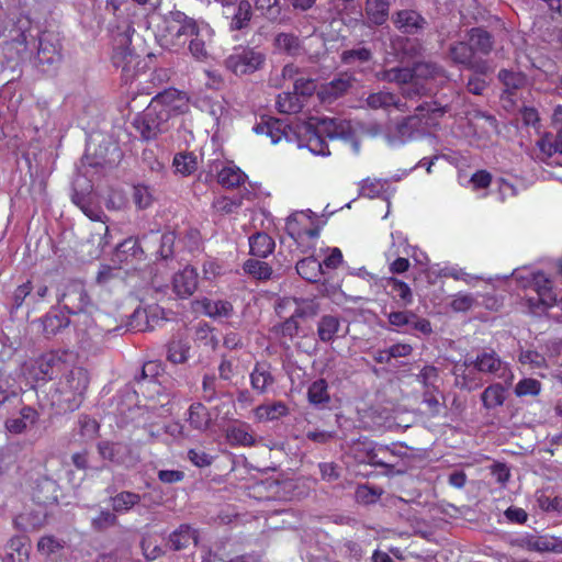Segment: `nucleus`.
Listing matches in <instances>:
<instances>
[{
  "mask_svg": "<svg viewBox=\"0 0 562 562\" xmlns=\"http://www.w3.org/2000/svg\"><path fill=\"white\" fill-rule=\"evenodd\" d=\"M353 128L350 121L339 117L311 119L302 124L299 135L307 137V148L315 155H330L326 138L352 139Z\"/></svg>",
  "mask_w": 562,
  "mask_h": 562,
  "instance_id": "nucleus-1",
  "label": "nucleus"
},
{
  "mask_svg": "<svg viewBox=\"0 0 562 562\" xmlns=\"http://www.w3.org/2000/svg\"><path fill=\"white\" fill-rule=\"evenodd\" d=\"M449 109L448 104L442 105L437 101L419 104L413 115L403 117L396 123L394 131L386 135L387 142L390 144L405 143L416 133L431 125V120L442 117Z\"/></svg>",
  "mask_w": 562,
  "mask_h": 562,
  "instance_id": "nucleus-2",
  "label": "nucleus"
},
{
  "mask_svg": "<svg viewBox=\"0 0 562 562\" xmlns=\"http://www.w3.org/2000/svg\"><path fill=\"white\" fill-rule=\"evenodd\" d=\"M63 60L61 43L58 34L44 31L38 36V46L33 65L38 72L47 76L57 74Z\"/></svg>",
  "mask_w": 562,
  "mask_h": 562,
  "instance_id": "nucleus-3",
  "label": "nucleus"
},
{
  "mask_svg": "<svg viewBox=\"0 0 562 562\" xmlns=\"http://www.w3.org/2000/svg\"><path fill=\"white\" fill-rule=\"evenodd\" d=\"M448 58L456 66H462L464 69L474 74L490 75L493 67L487 59L475 56L467 41H457L448 47Z\"/></svg>",
  "mask_w": 562,
  "mask_h": 562,
  "instance_id": "nucleus-4",
  "label": "nucleus"
},
{
  "mask_svg": "<svg viewBox=\"0 0 562 562\" xmlns=\"http://www.w3.org/2000/svg\"><path fill=\"white\" fill-rule=\"evenodd\" d=\"M266 61V55L262 52L250 47H240L235 49L225 59V66L237 76L254 74L261 69Z\"/></svg>",
  "mask_w": 562,
  "mask_h": 562,
  "instance_id": "nucleus-5",
  "label": "nucleus"
},
{
  "mask_svg": "<svg viewBox=\"0 0 562 562\" xmlns=\"http://www.w3.org/2000/svg\"><path fill=\"white\" fill-rule=\"evenodd\" d=\"M169 120L170 117L166 110L156 109L149 104L145 112L134 120L133 124L144 140H151L167 130Z\"/></svg>",
  "mask_w": 562,
  "mask_h": 562,
  "instance_id": "nucleus-6",
  "label": "nucleus"
},
{
  "mask_svg": "<svg viewBox=\"0 0 562 562\" xmlns=\"http://www.w3.org/2000/svg\"><path fill=\"white\" fill-rule=\"evenodd\" d=\"M133 33L134 29L127 25L124 32L114 36L112 63L115 67H121L126 75L135 68L139 58V55L131 48Z\"/></svg>",
  "mask_w": 562,
  "mask_h": 562,
  "instance_id": "nucleus-7",
  "label": "nucleus"
},
{
  "mask_svg": "<svg viewBox=\"0 0 562 562\" xmlns=\"http://www.w3.org/2000/svg\"><path fill=\"white\" fill-rule=\"evenodd\" d=\"M164 22L166 32L175 44H184L188 37L199 35L196 21L182 11H170L165 15Z\"/></svg>",
  "mask_w": 562,
  "mask_h": 562,
  "instance_id": "nucleus-8",
  "label": "nucleus"
},
{
  "mask_svg": "<svg viewBox=\"0 0 562 562\" xmlns=\"http://www.w3.org/2000/svg\"><path fill=\"white\" fill-rule=\"evenodd\" d=\"M97 449L103 460L127 469L135 467L139 461V457L134 452L133 448L124 442L102 440L98 442Z\"/></svg>",
  "mask_w": 562,
  "mask_h": 562,
  "instance_id": "nucleus-9",
  "label": "nucleus"
},
{
  "mask_svg": "<svg viewBox=\"0 0 562 562\" xmlns=\"http://www.w3.org/2000/svg\"><path fill=\"white\" fill-rule=\"evenodd\" d=\"M58 303H63V307L68 314H79L91 304V299L82 282L70 281L58 297Z\"/></svg>",
  "mask_w": 562,
  "mask_h": 562,
  "instance_id": "nucleus-10",
  "label": "nucleus"
},
{
  "mask_svg": "<svg viewBox=\"0 0 562 562\" xmlns=\"http://www.w3.org/2000/svg\"><path fill=\"white\" fill-rule=\"evenodd\" d=\"M302 124H307V122L285 124L279 119L270 117L271 133H269L268 136L271 138L273 144L284 137L290 143H296L300 148H307V137H303V135H299L297 133Z\"/></svg>",
  "mask_w": 562,
  "mask_h": 562,
  "instance_id": "nucleus-11",
  "label": "nucleus"
},
{
  "mask_svg": "<svg viewBox=\"0 0 562 562\" xmlns=\"http://www.w3.org/2000/svg\"><path fill=\"white\" fill-rule=\"evenodd\" d=\"M90 382L89 373L81 367H75L64 376V381L60 382V392L70 393L71 397H67V401H76L77 397H81L88 389Z\"/></svg>",
  "mask_w": 562,
  "mask_h": 562,
  "instance_id": "nucleus-12",
  "label": "nucleus"
},
{
  "mask_svg": "<svg viewBox=\"0 0 562 562\" xmlns=\"http://www.w3.org/2000/svg\"><path fill=\"white\" fill-rule=\"evenodd\" d=\"M149 104L156 109L160 108L166 110L169 117L184 113L189 108L186 95L175 89L165 90L164 92L158 93L153 98Z\"/></svg>",
  "mask_w": 562,
  "mask_h": 562,
  "instance_id": "nucleus-13",
  "label": "nucleus"
},
{
  "mask_svg": "<svg viewBox=\"0 0 562 562\" xmlns=\"http://www.w3.org/2000/svg\"><path fill=\"white\" fill-rule=\"evenodd\" d=\"M394 25L404 34L418 35L428 25L427 20L417 11L405 9L392 16Z\"/></svg>",
  "mask_w": 562,
  "mask_h": 562,
  "instance_id": "nucleus-14",
  "label": "nucleus"
},
{
  "mask_svg": "<svg viewBox=\"0 0 562 562\" xmlns=\"http://www.w3.org/2000/svg\"><path fill=\"white\" fill-rule=\"evenodd\" d=\"M146 259V252L140 245V238L130 236L114 249V261L120 263L140 262Z\"/></svg>",
  "mask_w": 562,
  "mask_h": 562,
  "instance_id": "nucleus-15",
  "label": "nucleus"
},
{
  "mask_svg": "<svg viewBox=\"0 0 562 562\" xmlns=\"http://www.w3.org/2000/svg\"><path fill=\"white\" fill-rule=\"evenodd\" d=\"M59 485L48 477L41 476L35 481L32 497L33 501L41 506L56 505L58 503Z\"/></svg>",
  "mask_w": 562,
  "mask_h": 562,
  "instance_id": "nucleus-16",
  "label": "nucleus"
},
{
  "mask_svg": "<svg viewBox=\"0 0 562 562\" xmlns=\"http://www.w3.org/2000/svg\"><path fill=\"white\" fill-rule=\"evenodd\" d=\"M355 79L348 75H341L333 79L330 82L322 85L317 91V95L324 103H333L339 98L348 93L352 88Z\"/></svg>",
  "mask_w": 562,
  "mask_h": 562,
  "instance_id": "nucleus-17",
  "label": "nucleus"
},
{
  "mask_svg": "<svg viewBox=\"0 0 562 562\" xmlns=\"http://www.w3.org/2000/svg\"><path fill=\"white\" fill-rule=\"evenodd\" d=\"M91 147L88 146L87 154L85 156L86 161L91 167H105L113 166L116 164L122 153L116 144L106 143L104 145L100 144L99 148L94 150V153L90 154Z\"/></svg>",
  "mask_w": 562,
  "mask_h": 562,
  "instance_id": "nucleus-18",
  "label": "nucleus"
},
{
  "mask_svg": "<svg viewBox=\"0 0 562 562\" xmlns=\"http://www.w3.org/2000/svg\"><path fill=\"white\" fill-rule=\"evenodd\" d=\"M467 42L475 56H487L494 47L493 35L484 27H472L467 32Z\"/></svg>",
  "mask_w": 562,
  "mask_h": 562,
  "instance_id": "nucleus-19",
  "label": "nucleus"
},
{
  "mask_svg": "<svg viewBox=\"0 0 562 562\" xmlns=\"http://www.w3.org/2000/svg\"><path fill=\"white\" fill-rule=\"evenodd\" d=\"M408 70L411 71L412 75V81L414 79H450L449 72L446 70V68L435 61H416L413 64L412 67H408Z\"/></svg>",
  "mask_w": 562,
  "mask_h": 562,
  "instance_id": "nucleus-20",
  "label": "nucleus"
},
{
  "mask_svg": "<svg viewBox=\"0 0 562 562\" xmlns=\"http://www.w3.org/2000/svg\"><path fill=\"white\" fill-rule=\"evenodd\" d=\"M4 562H25L30 554V540L25 533L13 536L7 543Z\"/></svg>",
  "mask_w": 562,
  "mask_h": 562,
  "instance_id": "nucleus-21",
  "label": "nucleus"
},
{
  "mask_svg": "<svg viewBox=\"0 0 562 562\" xmlns=\"http://www.w3.org/2000/svg\"><path fill=\"white\" fill-rule=\"evenodd\" d=\"M196 286L198 274L192 268H186L173 277V290L180 297L192 295Z\"/></svg>",
  "mask_w": 562,
  "mask_h": 562,
  "instance_id": "nucleus-22",
  "label": "nucleus"
},
{
  "mask_svg": "<svg viewBox=\"0 0 562 562\" xmlns=\"http://www.w3.org/2000/svg\"><path fill=\"white\" fill-rule=\"evenodd\" d=\"M43 325V331L46 337L55 336L61 329L68 327L70 319L69 317L58 308H52L41 319Z\"/></svg>",
  "mask_w": 562,
  "mask_h": 562,
  "instance_id": "nucleus-23",
  "label": "nucleus"
},
{
  "mask_svg": "<svg viewBox=\"0 0 562 562\" xmlns=\"http://www.w3.org/2000/svg\"><path fill=\"white\" fill-rule=\"evenodd\" d=\"M473 369L482 373H497L503 368V361L493 350H482L472 358Z\"/></svg>",
  "mask_w": 562,
  "mask_h": 562,
  "instance_id": "nucleus-24",
  "label": "nucleus"
},
{
  "mask_svg": "<svg viewBox=\"0 0 562 562\" xmlns=\"http://www.w3.org/2000/svg\"><path fill=\"white\" fill-rule=\"evenodd\" d=\"M35 379L42 381L53 380L60 371L61 361L55 355H45L37 360Z\"/></svg>",
  "mask_w": 562,
  "mask_h": 562,
  "instance_id": "nucleus-25",
  "label": "nucleus"
},
{
  "mask_svg": "<svg viewBox=\"0 0 562 562\" xmlns=\"http://www.w3.org/2000/svg\"><path fill=\"white\" fill-rule=\"evenodd\" d=\"M524 542L529 550L538 552H562V540L548 536H528Z\"/></svg>",
  "mask_w": 562,
  "mask_h": 562,
  "instance_id": "nucleus-26",
  "label": "nucleus"
},
{
  "mask_svg": "<svg viewBox=\"0 0 562 562\" xmlns=\"http://www.w3.org/2000/svg\"><path fill=\"white\" fill-rule=\"evenodd\" d=\"M227 9H233L231 22L232 30H243L244 27L248 26L252 11L251 4L247 0H239L236 4H227Z\"/></svg>",
  "mask_w": 562,
  "mask_h": 562,
  "instance_id": "nucleus-27",
  "label": "nucleus"
},
{
  "mask_svg": "<svg viewBox=\"0 0 562 562\" xmlns=\"http://www.w3.org/2000/svg\"><path fill=\"white\" fill-rule=\"evenodd\" d=\"M250 254L259 258H266L272 254L276 243L267 233L258 232L249 237Z\"/></svg>",
  "mask_w": 562,
  "mask_h": 562,
  "instance_id": "nucleus-28",
  "label": "nucleus"
},
{
  "mask_svg": "<svg viewBox=\"0 0 562 562\" xmlns=\"http://www.w3.org/2000/svg\"><path fill=\"white\" fill-rule=\"evenodd\" d=\"M295 269L299 276L312 283L317 282L319 277L324 274L323 265L314 257L299 260Z\"/></svg>",
  "mask_w": 562,
  "mask_h": 562,
  "instance_id": "nucleus-29",
  "label": "nucleus"
},
{
  "mask_svg": "<svg viewBox=\"0 0 562 562\" xmlns=\"http://www.w3.org/2000/svg\"><path fill=\"white\" fill-rule=\"evenodd\" d=\"M389 0H367L366 14L373 25H382L389 18Z\"/></svg>",
  "mask_w": 562,
  "mask_h": 562,
  "instance_id": "nucleus-30",
  "label": "nucleus"
},
{
  "mask_svg": "<svg viewBox=\"0 0 562 562\" xmlns=\"http://www.w3.org/2000/svg\"><path fill=\"white\" fill-rule=\"evenodd\" d=\"M308 402L318 408H324L330 402L328 384L325 379L314 381L307 390Z\"/></svg>",
  "mask_w": 562,
  "mask_h": 562,
  "instance_id": "nucleus-31",
  "label": "nucleus"
},
{
  "mask_svg": "<svg viewBox=\"0 0 562 562\" xmlns=\"http://www.w3.org/2000/svg\"><path fill=\"white\" fill-rule=\"evenodd\" d=\"M190 426L196 430L205 431L210 428L211 416L207 408L202 403H193L189 407Z\"/></svg>",
  "mask_w": 562,
  "mask_h": 562,
  "instance_id": "nucleus-32",
  "label": "nucleus"
},
{
  "mask_svg": "<svg viewBox=\"0 0 562 562\" xmlns=\"http://www.w3.org/2000/svg\"><path fill=\"white\" fill-rule=\"evenodd\" d=\"M200 304L202 312L212 318L229 317L234 311L232 303L228 301L204 299Z\"/></svg>",
  "mask_w": 562,
  "mask_h": 562,
  "instance_id": "nucleus-33",
  "label": "nucleus"
},
{
  "mask_svg": "<svg viewBox=\"0 0 562 562\" xmlns=\"http://www.w3.org/2000/svg\"><path fill=\"white\" fill-rule=\"evenodd\" d=\"M274 47L290 56H297L301 54L302 45L299 36L293 33H279L274 37Z\"/></svg>",
  "mask_w": 562,
  "mask_h": 562,
  "instance_id": "nucleus-34",
  "label": "nucleus"
},
{
  "mask_svg": "<svg viewBox=\"0 0 562 562\" xmlns=\"http://www.w3.org/2000/svg\"><path fill=\"white\" fill-rule=\"evenodd\" d=\"M481 400L487 409L502 406L506 400V389L501 383L491 384L481 394Z\"/></svg>",
  "mask_w": 562,
  "mask_h": 562,
  "instance_id": "nucleus-35",
  "label": "nucleus"
},
{
  "mask_svg": "<svg viewBox=\"0 0 562 562\" xmlns=\"http://www.w3.org/2000/svg\"><path fill=\"white\" fill-rule=\"evenodd\" d=\"M196 535L189 525H181L178 529L170 533L168 543L173 551H180L187 548L191 540H195Z\"/></svg>",
  "mask_w": 562,
  "mask_h": 562,
  "instance_id": "nucleus-36",
  "label": "nucleus"
},
{
  "mask_svg": "<svg viewBox=\"0 0 562 562\" xmlns=\"http://www.w3.org/2000/svg\"><path fill=\"white\" fill-rule=\"evenodd\" d=\"M340 328V321L334 315H323L317 325V336L321 341H333Z\"/></svg>",
  "mask_w": 562,
  "mask_h": 562,
  "instance_id": "nucleus-37",
  "label": "nucleus"
},
{
  "mask_svg": "<svg viewBox=\"0 0 562 562\" xmlns=\"http://www.w3.org/2000/svg\"><path fill=\"white\" fill-rule=\"evenodd\" d=\"M190 344L187 339L172 338L167 345L168 361L178 364L188 360Z\"/></svg>",
  "mask_w": 562,
  "mask_h": 562,
  "instance_id": "nucleus-38",
  "label": "nucleus"
},
{
  "mask_svg": "<svg viewBox=\"0 0 562 562\" xmlns=\"http://www.w3.org/2000/svg\"><path fill=\"white\" fill-rule=\"evenodd\" d=\"M375 78L379 81L394 82L400 86L412 82V75L408 67H394L391 69H383L375 72Z\"/></svg>",
  "mask_w": 562,
  "mask_h": 562,
  "instance_id": "nucleus-39",
  "label": "nucleus"
},
{
  "mask_svg": "<svg viewBox=\"0 0 562 562\" xmlns=\"http://www.w3.org/2000/svg\"><path fill=\"white\" fill-rule=\"evenodd\" d=\"M110 243L111 234L108 226H102L99 232L92 233L90 238L87 240V244L93 247L89 250L90 257L99 258L105 251V248Z\"/></svg>",
  "mask_w": 562,
  "mask_h": 562,
  "instance_id": "nucleus-40",
  "label": "nucleus"
},
{
  "mask_svg": "<svg viewBox=\"0 0 562 562\" xmlns=\"http://www.w3.org/2000/svg\"><path fill=\"white\" fill-rule=\"evenodd\" d=\"M76 205L92 221H98L103 224L108 222V216L102 211V207L99 202V194H95L94 196L87 198L86 200H82Z\"/></svg>",
  "mask_w": 562,
  "mask_h": 562,
  "instance_id": "nucleus-41",
  "label": "nucleus"
},
{
  "mask_svg": "<svg viewBox=\"0 0 562 562\" xmlns=\"http://www.w3.org/2000/svg\"><path fill=\"white\" fill-rule=\"evenodd\" d=\"M142 497L139 494L123 491L111 498L112 508L114 513L123 514L139 504Z\"/></svg>",
  "mask_w": 562,
  "mask_h": 562,
  "instance_id": "nucleus-42",
  "label": "nucleus"
},
{
  "mask_svg": "<svg viewBox=\"0 0 562 562\" xmlns=\"http://www.w3.org/2000/svg\"><path fill=\"white\" fill-rule=\"evenodd\" d=\"M46 513H42L41 515L22 514L14 518L13 525L14 527L24 533L37 530L45 522Z\"/></svg>",
  "mask_w": 562,
  "mask_h": 562,
  "instance_id": "nucleus-43",
  "label": "nucleus"
},
{
  "mask_svg": "<svg viewBox=\"0 0 562 562\" xmlns=\"http://www.w3.org/2000/svg\"><path fill=\"white\" fill-rule=\"evenodd\" d=\"M98 194L93 190V184L90 179L85 176H77L72 182V194L71 201L74 204L86 200L87 198H91Z\"/></svg>",
  "mask_w": 562,
  "mask_h": 562,
  "instance_id": "nucleus-44",
  "label": "nucleus"
},
{
  "mask_svg": "<svg viewBox=\"0 0 562 562\" xmlns=\"http://www.w3.org/2000/svg\"><path fill=\"white\" fill-rule=\"evenodd\" d=\"M498 79L505 86L504 93L513 95L514 92L526 85V76L521 72L502 69L498 72Z\"/></svg>",
  "mask_w": 562,
  "mask_h": 562,
  "instance_id": "nucleus-45",
  "label": "nucleus"
},
{
  "mask_svg": "<svg viewBox=\"0 0 562 562\" xmlns=\"http://www.w3.org/2000/svg\"><path fill=\"white\" fill-rule=\"evenodd\" d=\"M367 104L370 109H385L389 106H395L397 109L401 108V100L391 92H375L369 94L367 98Z\"/></svg>",
  "mask_w": 562,
  "mask_h": 562,
  "instance_id": "nucleus-46",
  "label": "nucleus"
},
{
  "mask_svg": "<svg viewBox=\"0 0 562 562\" xmlns=\"http://www.w3.org/2000/svg\"><path fill=\"white\" fill-rule=\"evenodd\" d=\"M303 106L304 103L295 92H283L278 95L277 108L281 113H297Z\"/></svg>",
  "mask_w": 562,
  "mask_h": 562,
  "instance_id": "nucleus-47",
  "label": "nucleus"
},
{
  "mask_svg": "<svg viewBox=\"0 0 562 562\" xmlns=\"http://www.w3.org/2000/svg\"><path fill=\"white\" fill-rule=\"evenodd\" d=\"M256 413L261 420H274L288 415L289 409L283 402H274L258 406Z\"/></svg>",
  "mask_w": 562,
  "mask_h": 562,
  "instance_id": "nucleus-48",
  "label": "nucleus"
},
{
  "mask_svg": "<svg viewBox=\"0 0 562 562\" xmlns=\"http://www.w3.org/2000/svg\"><path fill=\"white\" fill-rule=\"evenodd\" d=\"M396 49L409 59L420 57L424 53V46L417 38L401 37L395 43Z\"/></svg>",
  "mask_w": 562,
  "mask_h": 562,
  "instance_id": "nucleus-49",
  "label": "nucleus"
},
{
  "mask_svg": "<svg viewBox=\"0 0 562 562\" xmlns=\"http://www.w3.org/2000/svg\"><path fill=\"white\" fill-rule=\"evenodd\" d=\"M256 9L270 22L281 21L280 0H256Z\"/></svg>",
  "mask_w": 562,
  "mask_h": 562,
  "instance_id": "nucleus-50",
  "label": "nucleus"
},
{
  "mask_svg": "<svg viewBox=\"0 0 562 562\" xmlns=\"http://www.w3.org/2000/svg\"><path fill=\"white\" fill-rule=\"evenodd\" d=\"M244 270L246 273L258 280H268L272 274L271 267L267 262L257 259L246 260L244 263Z\"/></svg>",
  "mask_w": 562,
  "mask_h": 562,
  "instance_id": "nucleus-51",
  "label": "nucleus"
},
{
  "mask_svg": "<svg viewBox=\"0 0 562 562\" xmlns=\"http://www.w3.org/2000/svg\"><path fill=\"white\" fill-rule=\"evenodd\" d=\"M245 178V173L239 168L225 167L218 172V183L225 188L238 187Z\"/></svg>",
  "mask_w": 562,
  "mask_h": 562,
  "instance_id": "nucleus-52",
  "label": "nucleus"
},
{
  "mask_svg": "<svg viewBox=\"0 0 562 562\" xmlns=\"http://www.w3.org/2000/svg\"><path fill=\"white\" fill-rule=\"evenodd\" d=\"M387 286L390 288V294L395 299H400L404 305L412 302L413 293L407 283L395 278H390L387 280Z\"/></svg>",
  "mask_w": 562,
  "mask_h": 562,
  "instance_id": "nucleus-53",
  "label": "nucleus"
},
{
  "mask_svg": "<svg viewBox=\"0 0 562 562\" xmlns=\"http://www.w3.org/2000/svg\"><path fill=\"white\" fill-rule=\"evenodd\" d=\"M226 437L233 445L251 446L255 443L254 437L248 432L247 425L229 427Z\"/></svg>",
  "mask_w": 562,
  "mask_h": 562,
  "instance_id": "nucleus-54",
  "label": "nucleus"
},
{
  "mask_svg": "<svg viewBox=\"0 0 562 562\" xmlns=\"http://www.w3.org/2000/svg\"><path fill=\"white\" fill-rule=\"evenodd\" d=\"M372 59V52L367 47H358L353 49L344 50L341 53V61L345 65H352L357 61L368 63Z\"/></svg>",
  "mask_w": 562,
  "mask_h": 562,
  "instance_id": "nucleus-55",
  "label": "nucleus"
},
{
  "mask_svg": "<svg viewBox=\"0 0 562 562\" xmlns=\"http://www.w3.org/2000/svg\"><path fill=\"white\" fill-rule=\"evenodd\" d=\"M65 548V541L54 536H44L38 540L37 549L42 554L50 557Z\"/></svg>",
  "mask_w": 562,
  "mask_h": 562,
  "instance_id": "nucleus-56",
  "label": "nucleus"
},
{
  "mask_svg": "<svg viewBox=\"0 0 562 562\" xmlns=\"http://www.w3.org/2000/svg\"><path fill=\"white\" fill-rule=\"evenodd\" d=\"M250 379L252 387L259 392H263L268 385L273 383L271 373L260 364L256 366L251 372Z\"/></svg>",
  "mask_w": 562,
  "mask_h": 562,
  "instance_id": "nucleus-57",
  "label": "nucleus"
},
{
  "mask_svg": "<svg viewBox=\"0 0 562 562\" xmlns=\"http://www.w3.org/2000/svg\"><path fill=\"white\" fill-rule=\"evenodd\" d=\"M119 524V519L114 512L101 510L100 514L92 519L91 526L94 531L102 532L110 527H114Z\"/></svg>",
  "mask_w": 562,
  "mask_h": 562,
  "instance_id": "nucleus-58",
  "label": "nucleus"
},
{
  "mask_svg": "<svg viewBox=\"0 0 562 562\" xmlns=\"http://www.w3.org/2000/svg\"><path fill=\"white\" fill-rule=\"evenodd\" d=\"M159 249L157 254L161 260H168L173 257V246L176 241V235L173 232H166L158 238Z\"/></svg>",
  "mask_w": 562,
  "mask_h": 562,
  "instance_id": "nucleus-59",
  "label": "nucleus"
},
{
  "mask_svg": "<svg viewBox=\"0 0 562 562\" xmlns=\"http://www.w3.org/2000/svg\"><path fill=\"white\" fill-rule=\"evenodd\" d=\"M173 166L178 172L187 176L196 169V158L192 154H177Z\"/></svg>",
  "mask_w": 562,
  "mask_h": 562,
  "instance_id": "nucleus-60",
  "label": "nucleus"
},
{
  "mask_svg": "<svg viewBox=\"0 0 562 562\" xmlns=\"http://www.w3.org/2000/svg\"><path fill=\"white\" fill-rule=\"evenodd\" d=\"M385 453H390L393 456V451H391L389 449V447L386 446H380L379 448H367L366 449V461L371 464V465H374V467H380V468H392L391 464H389L387 462H385L383 460V458L381 457L382 454H385Z\"/></svg>",
  "mask_w": 562,
  "mask_h": 562,
  "instance_id": "nucleus-61",
  "label": "nucleus"
},
{
  "mask_svg": "<svg viewBox=\"0 0 562 562\" xmlns=\"http://www.w3.org/2000/svg\"><path fill=\"white\" fill-rule=\"evenodd\" d=\"M381 494L382 491L376 487L359 485L356 490V501L364 505L373 504L380 498Z\"/></svg>",
  "mask_w": 562,
  "mask_h": 562,
  "instance_id": "nucleus-62",
  "label": "nucleus"
},
{
  "mask_svg": "<svg viewBox=\"0 0 562 562\" xmlns=\"http://www.w3.org/2000/svg\"><path fill=\"white\" fill-rule=\"evenodd\" d=\"M133 199L135 204L144 210L153 203V193L148 186L137 184L133 188Z\"/></svg>",
  "mask_w": 562,
  "mask_h": 562,
  "instance_id": "nucleus-63",
  "label": "nucleus"
},
{
  "mask_svg": "<svg viewBox=\"0 0 562 562\" xmlns=\"http://www.w3.org/2000/svg\"><path fill=\"white\" fill-rule=\"evenodd\" d=\"M417 380L423 384L424 390L431 387L437 390L438 369L434 366H425L417 374Z\"/></svg>",
  "mask_w": 562,
  "mask_h": 562,
  "instance_id": "nucleus-64",
  "label": "nucleus"
}]
</instances>
